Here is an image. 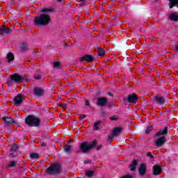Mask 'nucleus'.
I'll return each instance as SVG.
<instances>
[{
    "label": "nucleus",
    "instance_id": "ddd939ff",
    "mask_svg": "<svg viewBox=\"0 0 178 178\" xmlns=\"http://www.w3.org/2000/svg\"><path fill=\"white\" fill-rule=\"evenodd\" d=\"M162 172V168L159 165H154L153 166V174L155 176H158V175H161Z\"/></svg>",
    "mask_w": 178,
    "mask_h": 178
},
{
    "label": "nucleus",
    "instance_id": "aec40b11",
    "mask_svg": "<svg viewBox=\"0 0 178 178\" xmlns=\"http://www.w3.org/2000/svg\"><path fill=\"white\" fill-rule=\"evenodd\" d=\"M176 5H177V8H178V0H170L169 6L170 9H172L173 6H176Z\"/></svg>",
    "mask_w": 178,
    "mask_h": 178
},
{
    "label": "nucleus",
    "instance_id": "f704fd0d",
    "mask_svg": "<svg viewBox=\"0 0 178 178\" xmlns=\"http://www.w3.org/2000/svg\"><path fill=\"white\" fill-rule=\"evenodd\" d=\"M102 148V145H97L96 146V149H101Z\"/></svg>",
    "mask_w": 178,
    "mask_h": 178
},
{
    "label": "nucleus",
    "instance_id": "a878e982",
    "mask_svg": "<svg viewBox=\"0 0 178 178\" xmlns=\"http://www.w3.org/2000/svg\"><path fill=\"white\" fill-rule=\"evenodd\" d=\"M97 52H98V55H99V56H104V55L105 54V49H104L102 48H98Z\"/></svg>",
    "mask_w": 178,
    "mask_h": 178
},
{
    "label": "nucleus",
    "instance_id": "412c9836",
    "mask_svg": "<svg viewBox=\"0 0 178 178\" xmlns=\"http://www.w3.org/2000/svg\"><path fill=\"white\" fill-rule=\"evenodd\" d=\"M7 60L8 63L13 62V60H15V56L13 53L10 52L7 54Z\"/></svg>",
    "mask_w": 178,
    "mask_h": 178
},
{
    "label": "nucleus",
    "instance_id": "9b49d317",
    "mask_svg": "<svg viewBox=\"0 0 178 178\" xmlns=\"http://www.w3.org/2000/svg\"><path fill=\"white\" fill-rule=\"evenodd\" d=\"M165 141H166V137L162 136L155 141V144L156 147H161V145H163L165 144Z\"/></svg>",
    "mask_w": 178,
    "mask_h": 178
},
{
    "label": "nucleus",
    "instance_id": "c756f323",
    "mask_svg": "<svg viewBox=\"0 0 178 178\" xmlns=\"http://www.w3.org/2000/svg\"><path fill=\"white\" fill-rule=\"evenodd\" d=\"M21 48H22V51H27V49H29V44H27L26 43H23L21 45Z\"/></svg>",
    "mask_w": 178,
    "mask_h": 178
},
{
    "label": "nucleus",
    "instance_id": "9d476101",
    "mask_svg": "<svg viewBox=\"0 0 178 178\" xmlns=\"http://www.w3.org/2000/svg\"><path fill=\"white\" fill-rule=\"evenodd\" d=\"M10 33V29L6 27V26L3 25L0 28V35H4V34H9Z\"/></svg>",
    "mask_w": 178,
    "mask_h": 178
},
{
    "label": "nucleus",
    "instance_id": "2f4dec72",
    "mask_svg": "<svg viewBox=\"0 0 178 178\" xmlns=\"http://www.w3.org/2000/svg\"><path fill=\"white\" fill-rule=\"evenodd\" d=\"M151 131H152V127H148L145 130L146 134H148Z\"/></svg>",
    "mask_w": 178,
    "mask_h": 178
},
{
    "label": "nucleus",
    "instance_id": "37998d69",
    "mask_svg": "<svg viewBox=\"0 0 178 178\" xmlns=\"http://www.w3.org/2000/svg\"><path fill=\"white\" fill-rule=\"evenodd\" d=\"M108 94L110 95V97H112V95H113L112 93H111V92H108Z\"/></svg>",
    "mask_w": 178,
    "mask_h": 178
},
{
    "label": "nucleus",
    "instance_id": "f03ea898",
    "mask_svg": "<svg viewBox=\"0 0 178 178\" xmlns=\"http://www.w3.org/2000/svg\"><path fill=\"white\" fill-rule=\"evenodd\" d=\"M25 122L28 126H31V127H38L41 123V120L33 115H29L26 118Z\"/></svg>",
    "mask_w": 178,
    "mask_h": 178
},
{
    "label": "nucleus",
    "instance_id": "a19ab883",
    "mask_svg": "<svg viewBox=\"0 0 178 178\" xmlns=\"http://www.w3.org/2000/svg\"><path fill=\"white\" fill-rule=\"evenodd\" d=\"M80 119H86V115H81Z\"/></svg>",
    "mask_w": 178,
    "mask_h": 178
},
{
    "label": "nucleus",
    "instance_id": "f8f14e48",
    "mask_svg": "<svg viewBox=\"0 0 178 178\" xmlns=\"http://www.w3.org/2000/svg\"><path fill=\"white\" fill-rule=\"evenodd\" d=\"M106 104H108V99H106V98L100 97L97 99V105H99V106H105Z\"/></svg>",
    "mask_w": 178,
    "mask_h": 178
},
{
    "label": "nucleus",
    "instance_id": "c85d7f7f",
    "mask_svg": "<svg viewBox=\"0 0 178 178\" xmlns=\"http://www.w3.org/2000/svg\"><path fill=\"white\" fill-rule=\"evenodd\" d=\"M31 158L32 159H38V158H40V156L37 153H32L31 154Z\"/></svg>",
    "mask_w": 178,
    "mask_h": 178
},
{
    "label": "nucleus",
    "instance_id": "bb28decb",
    "mask_svg": "<svg viewBox=\"0 0 178 178\" xmlns=\"http://www.w3.org/2000/svg\"><path fill=\"white\" fill-rule=\"evenodd\" d=\"M64 149L65 151V152H70V151H72V149H73V147L67 145L64 147Z\"/></svg>",
    "mask_w": 178,
    "mask_h": 178
},
{
    "label": "nucleus",
    "instance_id": "393cba45",
    "mask_svg": "<svg viewBox=\"0 0 178 178\" xmlns=\"http://www.w3.org/2000/svg\"><path fill=\"white\" fill-rule=\"evenodd\" d=\"M17 161H13L8 163L7 168H15V166H17Z\"/></svg>",
    "mask_w": 178,
    "mask_h": 178
},
{
    "label": "nucleus",
    "instance_id": "4c0bfd02",
    "mask_svg": "<svg viewBox=\"0 0 178 178\" xmlns=\"http://www.w3.org/2000/svg\"><path fill=\"white\" fill-rule=\"evenodd\" d=\"M58 106H61L62 108H66V104H60Z\"/></svg>",
    "mask_w": 178,
    "mask_h": 178
},
{
    "label": "nucleus",
    "instance_id": "c03bdc74",
    "mask_svg": "<svg viewBox=\"0 0 178 178\" xmlns=\"http://www.w3.org/2000/svg\"><path fill=\"white\" fill-rule=\"evenodd\" d=\"M81 1H82V2H86V0H81Z\"/></svg>",
    "mask_w": 178,
    "mask_h": 178
},
{
    "label": "nucleus",
    "instance_id": "a18cd8bd",
    "mask_svg": "<svg viewBox=\"0 0 178 178\" xmlns=\"http://www.w3.org/2000/svg\"><path fill=\"white\" fill-rule=\"evenodd\" d=\"M63 0H58V2H62Z\"/></svg>",
    "mask_w": 178,
    "mask_h": 178
},
{
    "label": "nucleus",
    "instance_id": "5701e85b",
    "mask_svg": "<svg viewBox=\"0 0 178 178\" xmlns=\"http://www.w3.org/2000/svg\"><path fill=\"white\" fill-rule=\"evenodd\" d=\"M10 151H11V152H13V153H11L10 155V157L12 158L13 156H15V154H16V152H17V145H14L12 147Z\"/></svg>",
    "mask_w": 178,
    "mask_h": 178
},
{
    "label": "nucleus",
    "instance_id": "ea45409f",
    "mask_svg": "<svg viewBox=\"0 0 178 178\" xmlns=\"http://www.w3.org/2000/svg\"><path fill=\"white\" fill-rule=\"evenodd\" d=\"M41 145H42V147H46V146H47V143L42 142V143H41Z\"/></svg>",
    "mask_w": 178,
    "mask_h": 178
},
{
    "label": "nucleus",
    "instance_id": "0eeeda50",
    "mask_svg": "<svg viewBox=\"0 0 178 178\" xmlns=\"http://www.w3.org/2000/svg\"><path fill=\"white\" fill-rule=\"evenodd\" d=\"M137 99H138V97H137V95L134 93L129 95L127 97L128 102H130L131 104H136V102H137Z\"/></svg>",
    "mask_w": 178,
    "mask_h": 178
},
{
    "label": "nucleus",
    "instance_id": "f3484780",
    "mask_svg": "<svg viewBox=\"0 0 178 178\" xmlns=\"http://www.w3.org/2000/svg\"><path fill=\"white\" fill-rule=\"evenodd\" d=\"M168 134V127H165L164 129H161L158 133L156 134V137H159V136H166Z\"/></svg>",
    "mask_w": 178,
    "mask_h": 178
},
{
    "label": "nucleus",
    "instance_id": "c9c22d12",
    "mask_svg": "<svg viewBox=\"0 0 178 178\" xmlns=\"http://www.w3.org/2000/svg\"><path fill=\"white\" fill-rule=\"evenodd\" d=\"M147 156H149L150 158H153L152 153H151V152H147Z\"/></svg>",
    "mask_w": 178,
    "mask_h": 178
},
{
    "label": "nucleus",
    "instance_id": "6e6552de",
    "mask_svg": "<svg viewBox=\"0 0 178 178\" xmlns=\"http://www.w3.org/2000/svg\"><path fill=\"white\" fill-rule=\"evenodd\" d=\"M138 172L140 176H145V173H147V165L145 164H140L138 168Z\"/></svg>",
    "mask_w": 178,
    "mask_h": 178
},
{
    "label": "nucleus",
    "instance_id": "a211bd4d",
    "mask_svg": "<svg viewBox=\"0 0 178 178\" xmlns=\"http://www.w3.org/2000/svg\"><path fill=\"white\" fill-rule=\"evenodd\" d=\"M81 60H86V62H92V60H94V58L92 57V56L88 55L82 57L81 58Z\"/></svg>",
    "mask_w": 178,
    "mask_h": 178
},
{
    "label": "nucleus",
    "instance_id": "b1692460",
    "mask_svg": "<svg viewBox=\"0 0 178 178\" xmlns=\"http://www.w3.org/2000/svg\"><path fill=\"white\" fill-rule=\"evenodd\" d=\"M100 124H101V121H97L95 122L93 125V130H99V129H101V127H99Z\"/></svg>",
    "mask_w": 178,
    "mask_h": 178
},
{
    "label": "nucleus",
    "instance_id": "4468645a",
    "mask_svg": "<svg viewBox=\"0 0 178 178\" xmlns=\"http://www.w3.org/2000/svg\"><path fill=\"white\" fill-rule=\"evenodd\" d=\"M33 91L37 97H42L44 95V90L42 88H35Z\"/></svg>",
    "mask_w": 178,
    "mask_h": 178
},
{
    "label": "nucleus",
    "instance_id": "7ed1b4c3",
    "mask_svg": "<svg viewBox=\"0 0 178 178\" xmlns=\"http://www.w3.org/2000/svg\"><path fill=\"white\" fill-rule=\"evenodd\" d=\"M97 145V140H94L91 143L84 142L81 145V149L83 152H88L92 148H95Z\"/></svg>",
    "mask_w": 178,
    "mask_h": 178
},
{
    "label": "nucleus",
    "instance_id": "cd10ccee",
    "mask_svg": "<svg viewBox=\"0 0 178 178\" xmlns=\"http://www.w3.org/2000/svg\"><path fill=\"white\" fill-rule=\"evenodd\" d=\"M53 65L55 69H60V66H61L60 63L58 61H55L54 62Z\"/></svg>",
    "mask_w": 178,
    "mask_h": 178
},
{
    "label": "nucleus",
    "instance_id": "f257e3e1",
    "mask_svg": "<svg viewBox=\"0 0 178 178\" xmlns=\"http://www.w3.org/2000/svg\"><path fill=\"white\" fill-rule=\"evenodd\" d=\"M42 14L35 17L33 22L36 26H48L51 22V17L48 15L49 12H52L51 9L44 8L42 10Z\"/></svg>",
    "mask_w": 178,
    "mask_h": 178
},
{
    "label": "nucleus",
    "instance_id": "1a4fd4ad",
    "mask_svg": "<svg viewBox=\"0 0 178 178\" xmlns=\"http://www.w3.org/2000/svg\"><path fill=\"white\" fill-rule=\"evenodd\" d=\"M10 77L11 80H13V81H15V83H20L23 81V78L17 74H14L11 75Z\"/></svg>",
    "mask_w": 178,
    "mask_h": 178
},
{
    "label": "nucleus",
    "instance_id": "473e14b6",
    "mask_svg": "<svg viewBox=\"0 0 178 178\" xmlns=\"http://www.w3.org/2000/svg\"><path fill=\"white\" fill-rule=\"evenodd\" d=\"M173 49L175 51V52H178V44H175L173 46Z\"/></svg>",
    "mask_w": 178,
    "mask_h": 178
},
{
    "label": "nucleus",
    "instance_id": "79ce46f5",
    "mask_svg": "<svg viewBox=\"0 0 178 178\" xmlns=\"http://www.w3.org/2000/svg\"><path fill=\"white\" fill-rule=\"evenodd\" d=\"M84 163H91V161L90 160L85 161Z\"/></svg>",
    "mask_w": 178,
    "mask_h": 178
},
{
    "label": "nucleus",
    "instance_id": "58836bf2",
    "mask_svg": "<svg viewBox=\"0 0 178 178\" xmlns=\"http://www.w3.org/2000/svg\"><path fill=\"white\" fill-rule=\"evenodd\" d=\"M85 105H86V106H89V105H90V102H88V100H86V103H85Z\"/></svg>",
    "mask_w": 178,
    "mask_h": 178
},
{
    "label": "nucleus",
    "instance_id": "20e7f679",
    "mask_svg": "<svg viewBox=\"0 0 178 178\" xmlns=\"http://www.w3.org/2000/svg\"><path fill=\"white\" fill-rule=\"evenodd\" d=\"M47 173L49 175H58V173H60V165L59 164H53L47 168Z\"/></svg>",
    "mask_w": 178,
    "mask_h": 178
},
{
    "label": "nucleus",
    "instance_id": "7c9ffc66",
    "mask_svg": "<svg viewBox=\"0 0 178 178\" xmlns=\"http://www.w3.org/2000/svg\"><path fill=\"white\" fill-rule=\"evenodd\" d=\"M86 175L88 177H92L94 176V171H87Z\"/></svg>",
    "mask_w": 178,
    "mask_h": 178
},
{
    "label": "nucleus",
    "instance_id": "e433bc0d",
    "mask_svg": "<svg viewBox=\"0 0 178 178\" xmlns=\"http://www.w3.org/2000/svg\"><path fill=\"white\" fill-rule=\"evenodd\" d=\"M35 80H40V79H41V75H37L36 76H35Z\"/></svg>",
    "mask_w": 178,
    "mask_h": 178
},
{
    "label": "nucleus",
    "instance_id": "dca6fc26",
    "mask_svg": "<svg viewBox=\"0 0 178 178\" xmlns=\"http://www.w3.org/2000/svg\"><path fill=\"white\" fill-rule=\"evenodd\" d=\"M2 120L4 122L5 124L7 126H9V124H12L13 123V119L9 118V117H3L2 118Z\"/></svg>",
    "mask_w": 178,
    "mask_h": 178
},
{
    "label": "nucleus",
    "instance_id": "2eb2a0df",
    "mask_svg": "<svg viewBox=\"0 0 178 178\" xmlns=\"http://www.w3.org/2000/svg\"><path fill=\"white\" fill-rule=\"evenodd\" d=\"M154 101L156 104H159V105H163V104H165V99L162 97L155 96Z\"/></svg>",
    "mask_w": 178,
    "mask_h": 178
},
{
    "label": "nucleus",
    "instance_id": "4be33fe9",
    "mask_svg": "<svg viewBox=\"0 0 178 178\" xmlns=\"http://www.w3.org/2000/svg\"><path fill=\"white\" fill-rule=\"evenodd\" d=\"M170 19L172 20V22H178V15L176 13H174L170 15Z\"/></svg>",
    "mask_w": 178,
    "mask_h": 178
},
{
    "label": "nucleus",
    "instance_id": "6ab92c4d",
    "mask_svg": "<svg viewBox=\"0 0 178 178\" xmlns=\"http://www.w3.org/2000/svg\"><path fill=\"white\" fill-rule=\"evenodd\" d=\"M138 161L137 160H134V161L130 165V170L131 172H134L136 170V168L137 166Z\"/></svg>",
    "mask_w": 178,
    "mask_h": 178
},
{
    "label": "nucleus",
    "instance_id": "423d86ee",
    "mask_svg": "<svg viewBox=\"0 0 178 178\" xmlns=\"http://www.w3.org/2000/svg\"><path fill=\"white\" fill-rule=\"evenodd\" d=\"M122 133V127H117L113 129V133L108 136V140H113V137H117Z\"/></svg>",
    "mask_w": 178,
    "mask_h": 178
},
{
    "label": "nucleus",
    "instance_id": "39448f33",
    "mask_svg": "<svg viewBox=\"0 0 178 178\" xmlns=\"http://www.w3.org/2000/svg\"><path fill=\"white\" fill-rule=\"evenodd\" d=\"M23 101H24V96L22 94H19L14 98V104L15 106H20Z\"/></svg>",
    "mask_w": 178,
    "mask_h": 178
},
{
    "label": "nucleus",
    "instance_id": "72a5a7b5",
    "mask_svg": "<svg viewBox=\"0 0 178 178\" xmlns=\"http://www.w3.org/2000/svg\"><path fill=\"white\" fill-rule=\"evenodd\" d=\"M121 178H133V176L130 175H125Z\"/></svg>",
    "mask_w": 178,
    "mask_h": 178
}]
</instances>
